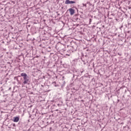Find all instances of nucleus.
<instances>
[{"mask_svg":"<svg viewBox=\"0 0 131 131\" xmlns=\"http://www.w3.org/2000/svg\"><path fill=\"white\" fill-rule=\"evenodd\" d=\"M20 76H22L24 79L22 85H25V84H30V79L29 78V76L27 75V74L26 73H21L20 74Z\"/></svg>","mask_w":131,"mask_h":131,"instance_id":"f257e3e1","label":"nucleus"},{"mask_svg":"<svg viewBox=\"0 0 131 131\" xmlns=\"http://www.w3.org/2000/svg\"><path fill=\"white\" fill-rule=\"evenodd\" d=\"M89 55L86 54L85 53V54H82V56L81 58V60L84 63L85 62H89Z\"/></svg>","mask_w":131,"mask_h":131,"instance_id":"f03ea898","label":"nucleus"},{"mask_svg":"<svg viewBox=\"0 0 131 131\" xmlns=\"http://www.w3.org/2000/svg\"><path fill=\"white\" fill-rule=\"evenodd\" d=\"M73 96V92H68L67 94V101H70L72 99Z\"/></svg>","mask_w":131,"mask_h":131,"instance_id":"7ed1b4c3","label":"nucleus"},{"mask_svg":"<svg viewBox=\"0 0 131 131\" xmlns=\"http://www.w3.org/2000/svg\"><path fill=\"white\" fill-rule=\"evenodd\" d=\"M73 43H74V45L72 48L73 49L74 51H77V48H78L79 44L77 42H73Z\"/></svg>","mask_w":131,"mask_h":131,"instance_id":"20e7f679","label":"nucleus"},{"mask_svg":"<svg viewBox=\"0 0 131 131\" xmlns=\"http://www.w3.org/2000/svg\"><path fill=\"white\" fill-rule=\"evenodd\" d=\"M74 4H76V2L74 1L66 0V5H74Z\"/></svg>","mask_w":131,"mask_h":131,"instance_id":"39448f33","label":"nucleus"},{"mask_svg":"<svg viewBox=\"0 0 131 131\" xmlns=\"http://www.w3.org/2000/svg\"><path fill=\"white\" fill-rule=\"evenodd\" d=\"M83 70H77V72H76V75L77 76H78V75H81V74H82V73H83Z\"/></svg>","mask_w":131,"mask_h":131,"instance_id":"423d86ee","label":"nucleus"},{"mask_svg":"<svg viewBox=\"0 0 131 131\" xmlns=\"http://www.w3.org/2000/svg\"><path fill=\"white\" fill-rule=\"evenodd\" d=\"M20 120V117L19 116H16L13 118L12 121L13 122H18Z\"/></svg>","mask_w":131,"mask_h":131,"instance_id":"0eeeda50","label":"nucleus"},{"mask_svg":"<svg viewBox=\"0 0 131 131\" xmlns=\"http://www.w3.org/2000/svg\"><path fill=\"white\" fill-rule=\"evenodd\" d=\"M69 11L71 16L74 15V13H75V10L74 9H73V8H70L69 9Z\"/></svg>","mask_w":131,"mask_h":131,"instance_id":"6e6552de","label":"nucleus"},{"mask_svg":"<svg viewBox=\"0 0 131 131\" xmlns=\"http://www.w3.org/2000/svg\"><path fill=\"white\" fill-rule=\"evenodd\" d=\"M72 71H73V72H74V74H76V72H77V70H76V69L73 68L72 69Z\"/></svg>","mask_w":131,"mask_h":131,"instance_id":"1a4fd4ad","label":"nucleus"},{"mask_svg":"<svg viewBox=\"0 0 131 131\" xmlns=\"http://www.w3.org/2000/svg\"><path fill=\"white\" fill-rule=\"evenodd\" d=\"M52 84L53 85H54V86H58V84H57V83H56V81L52 82Z\"/></svg>","mask_w":131,"mask_h":131,"instance_id":"9d476101","label":"nucleus"},{"mask_svg":"<svg viewBox=\"0 0 131 131\" xmlns=\"http://www.w3.org/2000/svg\"><path fill=\"white\" fill-rule=\"evenodd\" d=\"M14 79H15V80H17V81H19V80H18V77H14Z\"/></svg>","mask_w":131,"mask_h":131,"instance_id":"9b49d317","label":"nucleus"},{"mask_svg":"<svg viewBox=\"0 0 131 131\" xmlns=\"http://www.w3.org/2000/svg\"><path fill=\"white\" fill-rule=\"evenodd\" d=\"M92 23V18L89 19V24H91Z\"/></svg>","mask_w":131,"mask_h":131,"instance_id":"f8f14e48","label":"nucleus"},{"mask_svg":"<svg viewBox=\"0 0 131 131\" xmlns=\"http://www.w3.org/2000/svg\"><path fill=\"white\" fill-rule=\"evenodd\" d=\"M83 7H85L86 8V4H84V3L82 4Z\"/></svg>","mask_w":131,"mask_h":131,"instance_id":"ddd939ff","label":"nucleus"},{"mask_svg":"<svg viewBox=\"0 0 131 131\" xmlns=\"http://www.w3.org/2000/svg\"><path fill=\"white\" fill-rule=\"evenodd\" d=\"M35 116L36 117L38 116V113H37V112H36V114H35Z\"/></svg>","mask_w":131,"mask_h":131,"instance_id":"4468645a","label":"nucleus"},{"mask_svg":"<svg viewBox=\"0 0 131 131\" xmlns=\"http://www.w3.org/2000/svg\"><path fill=\"white\" fill-rule=\"evenodd\" d=\"M118 55H119V56H121V53H118Z\"/></svg>","mask_w":131,"mask_h":131,"instance_id":"2eb2a0df","label":"nucleus"},{"mask_svg":"<svg viewBox=\"0 0 131 131\" xmlns=\"http://www.w3.org/2000/svg\"><path fill=\"white\" fill-rule=\"evenodd\" d=\"M13 126H16V124L15 123L13 124Z\"/></svg>","mask_w":131,"mask_h":131,"instance_id":"dca6fc26","label":"nucleus"},{"mask_svg":"<svg viewBox=\"0 0 131 131\" xmlns=\"http://www.w3.org/2000/svg\"><path fill=\"white\" fill-rule=\"evenodd\" d=\"M127 33H130V31H127Z\"/></svg>","mask_w":131,"mask_h":131,"instance_id":"f3484780","label":"nucleus"},{"mask_svg":"<svg viewBox=\"0 0 131 131\" xmlns=\"http://www.w3.org/2000/svg\"><path fill=\"white\" fill-rule=\"evenodd\" d=\"M65 86V83H63L62 84V86Z\"/></svg>","mask_w":131,"mask_h":131,"instance_id":"a211bd4d","label":"nucleus"},{"mask_svg":"<svg viewBox=\"0 0 131 131\" xmlns=\"http://www.w3.org/2000/svg\"><path fill=\"white\" fill-rule=\"evenodd\" d=\"M66 56H70V54H66Z\"/></svg>","mask_w":131,"mask_h":131,"instance_id":"6ab92c4d","label":"nucleus"},{"mask_svg":"<svg viewBox=\"0 0 131 131\" xmlns=\"http://www.w3.org/2000/svg\"><path fill=\"white\" fill-rule=\"evenodd\" d=\"M81 102H84V100H81Z\"/></svg>","mask_w":131,"mask_h":131,"instance_id":"aec40b11","label":"nucleus"},{"mask_svg":"<svg viewBox=\"0 0 131 131\" xmlns=\"http://www.w3.org/2000/svg\"><path fill=\"white\" fill-rule=\"evenodd\" d=\"M69 92H71V89L69 90Z\"/></svg>","mask_w":131,"mask_h":131,"instance_id":"412c9836","label":"nucleus"},{"mask_svg":"<svg viewBox=\"0 0 131 131\" xmlns=\"http://www.w3.org/2000/svg\"><path fill=\"white\" fill-rule=\"evenodd\" d=\"M76 20H78V18H76Z\"/></svg>","mask_w":131,"mask_h":131,"instance_id":"4be33fe9","label":"nucleus"},{"mask_svg":"<svg viewBox=\"0 0 131 131\" xmlns=\"http://www.w3.org/2000/svg\"><path fill=\"white\" fill-rule=\"evenodd\" d=\"M128 25H131V24H129H129H128Z\"/></svg>","mask_w":131,"mask_h":131,"instance_id":"5701e85b","label":"nucleus"},{"mask_svg":"<svg viewBox=\"0 0 131 131\" xmlns=\"http://www.w3.org/2000/svg\"><path fill=\"white\" fill-rule=\"evenodd\" d=\"M3 89H1V92H3Z\"/></svg>","mask_w":131,"mask_h":131,"instance_id":"b1692460","label":"nucleus"},{"mask_svg":"<svg viewBox=\"0 0 131 131\" xmlns=\"http://www.w3.org/2000/svg\"><path fill=\"white\" fill-rule=\"evenodd\" d=\"M87 4H90V2H87Z\"/></svg>","mask_w":131,"mask_h":131,"instance_id":"393cba45","label":"nucleus"},{"mask_svg":"<svg viewBox=\"0 0 131 131\" xmlns=\"http://www.w3.org/2000/svg\"><path fill=\"white\" fill-rule=\"evenodd\" d=\"M129 9H131V7H129Z\"/></svg>","mask_w":131,"mask_h":131,"instance_id":"a878e982","label":"nucleus"},{"mask_svg":"<svg viewBox=\"0 0 131 131\" xmlns=\"http://www.w3.org/2000/svg\"><path fill=\"white\" fill-rule=\"evenodd\" d=\"M62 78L64 79V77H62Z\"/></svg>","mask_w":131,"mask_h":131,"instance_id":"bb28decb","label":"nucleus"},{"mask_svg":"<svg viewBox=\"0 0 131 131\" xmlns=\"http://www.w3.org/2000/svg\"><path fill=\"white\" fill-rule=\"evenodd\" d=\"M125 16H127L126 14H125Z\"/></svg>","mask_w":131,"mask_h":131,"instance_id":"cd10ccee","label":"nucleus"},{"mask_svg":"<svg viewBox=\"0 0 131 131\" xmlns=\"http://www.w3.org/2000/svg\"><path fill=\"white\" fill-rule=\"evenodd\" d=\"M73 8H75V7H73Z\"/></svg>","mask_w":131,"mask_h":131,"instance_id":"c85d7f7f","label":"nucleus"},{"mask_svg":"<svg viewBox=\"0 0 131 131\" xmlns=\"http://www.w3.org/2000/svg\"><path fill=\"white\" fill-rule=\"evenodd\" d=\"M75 16H77V15H75Z\"/></svg>","mask_w":131,"mask_h":131,"instance_id":"c756f323","label":"nucleus"}]
</instances>
